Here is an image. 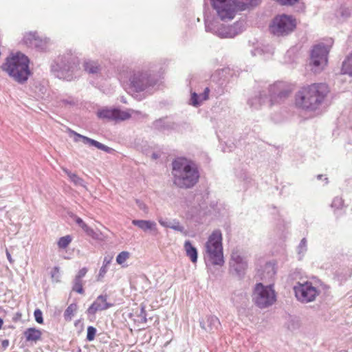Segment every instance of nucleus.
Instances as JSON below:
<instances>
[{
  "label": "nucleus",
  "mask_w": 352,
  "mask_h": 352,
  "mask_svg": "<svg viewBox=\"0 0 352 352\" xmlns=\"http://www.w3.org/2000/svg\"><path fill=\"white\" fill-rule=\"evenodd\" d=\"M173 184L179 188H190L199 181V173L195 163L185 157H177L172 163Z\"/></svg>",
  "instance_id": "1"
},
{
  "label": "nucleus",
  "mask_w": 352,
  "mask_h": 352,
  "mask_svg": "<svg viewBox=\"0 0 352 352\" xmlns=\"http://www.w3.org/2000/svg\"><path fill=\"white\" fill-rule=\"evenodd\" d=\"M329 91L328 86L324 83L302 87L296 95V107L304 110H316Z\"/></svg>",
  "instance_id": "2"
},
{
  "label": "nucleus",
  "mask_w": 352,
  "mask_h": 352,
  "mask_svg": "<svg viewBox=\"0 0 352 352\" xmlns=\"http://www.w3.org/2000/svg\"><path fill=\"white\" fill-rule=\"evenodd\" d=\"M28 63L29 60L26 56L17 52L7 58L6 62L1 67L16 81L23 82L28 80L30 75Z\"/></svg>",
  "instance_id": "3"
},
{
  "label": "nucleus",
  "mask_w": 352,
  "mask_h": 352,
  "mask_svg": "<svg viewBox=\"0 0 352 352\" xmlns=\"http://www.w3.org/2000/svg\"><path fill=\"white\" fill-rule=\"evenodd\" d=\"M222 234L219 230H214L205 243V258L212 265L222 266L223 258Z\"/></svg>",
  "instance_id": "4"
},
{
  "label": "nucleus",
  "mask_w": 352,
  "mask_h": 352,
  "mask_svg": "<svg viewBox=\"0 0 352 352\" xmlns=\"http://www.w3.org/2000/svg\"><path fill=\"white\" fill-rule=\"evenodd\" d=\"M213 8L223 20L232 19L237 10H244L254 0H211Z\"/></svg>",
  "instance_id": "5"
},
{
  "label": "nucleus",
  "mask_w": 352,
  "mask_h": 352,
  "mask_svg": "<svg viewBox=\"0 0 352 352\" xmlns=\"http://www.w3.org/2000/svg\"><path fill=\"white\" fill-rule=\"evenodd\" d=\"M330 47L324 43L314 45L310 53L309 67L314 73H320L327 65Z\"/></svg>",
  "instance_id": "6"
},
{
  "label": "nucleus",
  "mask_w": 352,
  "mask_h": 352,
  "mask_svg": "<svg viewBox=\"0 0 352 352\" xmlns=\"http://www.w3.org/2000/svg\"><path fill=\"white\" fill-rule=\"evenodd\" d=\"M270 99H261V107L271 108L274 104L283 102L291 94L292 89L284 82H276L270 87Z\"/></svg>",
  "instance_id": "7"
},
{
  "label": "nucleus",
  "mask_w": 352,
  "mask_h": 352,
  "mask_svg": "<svg viewBox=\"0 0 352 352\" xmlns=\"http://www.w3.org/2000/svg\"><path fill=\"white\" fill-rule=\"evenodd\" d=\"M253 300L260 308L272 305L276 300L275 292L272 285L264 286L262 283H257L253 293Z\"/></svg>",
  "instance_id": "8"
},
{
  "label": "nucleus",
  "mask_w": 352,
  "mask_h": 352,
  "mask_svg": "<svg viewBox=\"0 0 352 352\" xmlns=\"http://www.w3.org/2000/svg\"><path fill=\"white\" fill-rule=\"evenodd\" d=\"M296 27L295 20L289 15L276 16L270 25L271 32L276 36H284L292 32Z\"/></svg>",
  "instance_id": "9"
},
{
  "label": "nucleus",
  "mask_w": 352,
  "mask_h": 352,
  "mask_svg": "<svg viewBox=\"0 0 352 352\" xmlns=\"http://www.w3.org/2000/svg\"><path fill=\"white\" fill-rule=\"evenodd\" d=\"M297 300L302 303L313 302L320 294V291L310 282L297 283L294 287Z\"/></svg>",
  "instance_id": "10"
},
{
  "label": "nucleus",
  "mask_w": 352,
  "mask_h": 352,
  "mask_svg": "<svg viewBox=\"0 0 352 352\" xmlns=\"http://www.w3.org/2000/svg\"><path fill=\"white\" fill-rule=\"evenodd\" d=\"M155 80L148 72H138L134 74L131 79V85L137 92L142 91L153 87Z\"/></svg>",
  "instance_id": "11"
},
{
  "label": "nucleus",
  "mask_w": 352,
  "mask_h": 352,
  "mask_svg": "<svg viewBox=\"0 0 352 352\" xmlns=\"http://www.w3.org/2000/svg\"><path fill=\"white\" fill-rule=\"evenodd\" d=\"M67 131L69 135H74V141L76 142H78L80 140H82V142L85 144H89L90 146H95L100 150L105 151L106 153H110L112 151H113V149L112 148H110V147H109V146H107L95 140L91 139L88 137H86L80 133H78L76 131L72 130L71 129H68Z\"/></svg>",
  "instance_id": "12"
},
{
  "label": "nucleus",
  "mask_w": 352,
  "mask_h": 352,
  "mask_svg": "<svg viewBox=\"0 0 352 352\" xmlns=\"http://www.w3.org/2000/svg\"><path fill=\"white\" fill-rule=\"evenodd\" d=\"M97 116L99 118L115 123L126 120L131 116L129 111H97Z\"/></svg>",
  "instance_id": "13"
},
{
  "label": "nucleus",
  "mask_w": 352,
  "mask_h": 352,
  "mask_svg": "<svg viewBox=\"0 0 352 352\" xmlns=\"http://www.w3.org/2000/svg\"><path fill=\"white\" fill-rule=\"evenodd\" d=\"M230 264L238 274H241L248 266L245 258L239 250H234L232 252Z\"/></svg>",
  "instance_id": "14"
},
{
  "label": "nucleus",
  "mask_w": 352,
  "mask_h": 352,
  "mask_svg": "<svg viewBox=\"0 0 352 352\" xmlns=\"http://www.w3.org/2000/svg\"><path fill=\"white\" fill-rule=\"evenodd\" d=\"M199 324L202 329L208 333H214L221 326L219 319L213 315L206 316L199 320Z\"/></svg>",
  "instance_id": "15"
},
{
  "label": "nucleus",
  "mask_w": 352,
  "mask_h": 352,
  "mask_svg": "<svg viewBox=\"0 0 352 352\" xmlns=\"http://www.w3.org/2000/svg\"><path fill=\"white\" fill-rule=\"evenodd\" d=\"M113 306V303L107 302V295H100L89 306L87 311L89 314L95 315L97 311L106 310Z\"/></svg>",
  "instance_id": "16"
},
{
  "label": "nucleus",
  "mask_w": 352,
  "mask_h": 352,
  "mask_svg": "<svg viewBox=\"0 0 352 352\" xmlns=\"http://www.w3.org/2000/svg\"><path fill=\"white\" fill-rule=\"evenodd\" d=\"M25 42L31 46L39 50H45L50 45V40L47 38H40L36 32H30L25 37Z\"/></svg>",
  "instance_id": "17"
},
{
  "label": "nucleus",
  "mask_w": 352,
  "mask_h": 352,
  "mask_svg": "<svg viewBox=\"0 0 352 352\" xmlns=\"http://www.w3.org/2000/svg\"><path fill=\"white\" fill-rule=\"evenodd\" d=\"M132 224L145 232H149L155 235L158 232L157 223L153 221L134 219L132 221Z\"/></svg>",
  "instance_id": "18"
},
{
  "label": "nucleus",
  "mask_w": 352,
  "mask_h": 352,
  "mask_svg": "<svg viewBox=\"0 0 352 352\" xmlns=\"http://www.w3.org/2000/svg\"><path fill=\"white\" fill-rule=\"evenodd\" d=\"M209 92V88L206 87L201 94L197 95L195 92L192 93L191 98L190 99V104L195 107H198L204 101L208 98Z\"/></svg>",
  "instance_id": "19"
},
{
  "label": "nucleus",
  "mask_w": 352,
  "mask_h": 352,
  "mask_svg": "<svg viewBox=\"0 0 352 352\" xmlns=\"http://www.w3.org/2000/svg\"><path fill=\"white\" fill-rule=\"evenodd\" d=\"M217 34L221 38H233L237 34L236 26H221Z\"/></svg>",
  "instance_id": "20"
},
{
  "label": "nucleus",
  "mask_w": 352,
  "mask_h": 352,
  "mask_svg": "<svg viewBox=\"0 0 352 352\" xmlns=\"http://www.w3.org/2000/svg\"><path fill=\"white\" fill-rule=\"evenodd\" d=\"M26 341L36 342L41 338L42 333L35 328H28L23 333Z\"/></svg>",
  "instance_id": "21"
},
{
  "label": "nucleus",
  "mask_w": 352,
  "mask_h": 352,
  "mask_svg": "<svg viewBox=\"0 0 352 352\" xmlns=\"http://www.w3.org/2000/svg\"><path fill=\"white\" fill-rule=\"evenodd\" d=\"M276 274L274 265L267 263L264 266L263 272L260 275L262 280H271Z\"/></svg>",
  "instance_id": "22"
},
{
  "label": "nucleus",
  "mask_w": 352,
  "mask_h": 352,
  "mask_svg": "<svg viewBox=\"0 0 352 352\" xmlns=\"http://www.w3.org/2000/svg\"><path fill=\"white\" fill-rule=\"evenodd\" d=\"M184 249L187 256H188L190 261L195 263L197 261L198 253L196 248H195L190 241H186L184 243Z\"/></svg>",
  "instance_id": "23"
},
{
  "label": "nucleus",
  "mask_w": 352,
  "mask_h": 352,
  "mask_svg": "<svg viewBox=\"0 0 352 352\" xmlns=\"http://www.w3.org/2000/svg\"><path fill=\"white\" fill-rule=\"evenodd\" d=\"M85 70L89 74H96L100 71V65L94 60H87L84 63Z\"/></svg>",
  "instance_id": "24"
},
{
  "label": "nucleus",
  "mask_w": 352,
  "mask_h": 352,
  "mask_svg": "<svg viewBox=\"0 0 352 352\" xmlns=\"http://www.w3.org/2000/svg\"><path fill=\"white\" fill-rule=\"evenodd\" d=\"M63 170L76 186L85 187V182L82 178L79 177L77 175L72 173L67 168H63Z\"/></svg>",
  "instance_id": "25"
},
{
  "label": "nucleus",
  "mask_w": 352,
  "mask_h": 352,
  "mask_svg": "<svg viewBox=\"0 0 352 352\" xmlns=\"http://www.w3.org/2000/svg\"><path fill=\"white\" fill-rule=\"evenodd\" d=\"M78 306L76 303L69 305L64 312V318L66 321H71L76 311Z\"/></svg>",
  "instance_id": "26"
},
{
  "label": "nucleus",
  "mask_w": 352,
  "mask_h": 352,
  "mask_svg": "<svg viewBox=\"0 0 352 352\" xmlns=\"http://www.w3.org/2000/svg\"><path fill=\"white\" fill-rule=\"evenodd\" d=\"M60 107L65 108V109H74V108L80 109V108H82L81 106H79L78 101L73 98L63 100L61 102Z\"/></svg>",
  "instance_id": "27"
},
{
  "label": "nucleus",
  "mask_w": 352,
  "mask_h": 352,
  "mask_svg": "<svg viewBox=\"0 0 352 352\" xmlns=\"http://www.w3.org/2000/svg\"><path fill=\"white\" fill-rule=\"evenodd\" d=\"M72 290L78 294H83L84 289L82 287V280L75 278L74 280Z\"/></svg>",
  "instance_id": "28"
},
{
  "label": "nucleus",
  "mask_w": 352,
  "mask_h": 352,
  "mask_svg": "<svg viewBox=\"0 0 352 352\" xmlns=\"http://www.w3.org/2000/svg\"><path fill=\"white\" fill-rule=\"evenodd\" d=\"M170 228L174 230L180 232L184 236H186L188 234L187 230L184 228L183 226H181L179 222L176 219L173 220Z\"/></svg>",
  "instance_id": "29"
},
{
  "label": "nucleus",
  "mask_w": 352,
  "mask_h": 352,
  "mask_svg": "<svg viewBox=\"0 0 352 352\" xmlns=\"http://www.w3.org/2000/svg\"><path fill=\"white\" fill-rule=\"evenodd\" d=\"M76 69V66L69 67L68 72L65 75L63 74V72H64V71H66L67 69L65 67H64L63 69V71L61 72L63 78H64L67 80H72L74 78V72Z\"/></svg>",
  "instance_id": "30"
},
{
  "label": "nucleus",
  "mask_w": 352,
  "mask_h": 352,
  "mask_svg": "<svg viewBox=\"0 0 352 352\" xmlns=\"http://www.w3.org/2000/svg\"><path fill=\"white\" fill-rule=\"evenodd\" d=\"M72 241V238L69 235L62 236L58 241V246L60 248H66Z\"/></svg>",
  "instance_id": "31"
},
{
  "label": "nucleus",
  "mask_w": 352,
  "mask_h": 352,
  "mask_svg": "<svg viewBox=\"0 0 352 352\" xmlns=\"http://www.w3.org/2000/svg\"><path fill=\"white\" fill-rule=\"evenodd\" d=\"M129 257V253L126 251L121 252L116 257V262L122 265L124 263Z\"/></svg>",
  "instance_id": "32"
},
{
  "label": "nucleus",
  "mask_w": 352,
  "mask_h": 352,
  "mask_svg": "<svg viewBox=\"0 0 352 352\" xmlns=\"http://www.w3.org/2000/svg\"><path fill=\"white\" fill-rule=\"evenodd\" d=\"M96 333V329L92 326L87 327V340L91 342L94 340Z\"/></svg>",
  "instance_id": "33"
},
{
  "label": "nucleus",
  "mask_w": 352,
  "mask_h": 352,
  "mask_svg": "<svg viewBox=\"0 0 352 352\" xmlns=\"http://www.w3.org/2000/svg\"><path fill=\"white\" fill-rule=\"evenodd\" d=\"M51 276L54 281L59 282L60 281V272L59 268L58 267H55L51 271Z\"/></svg>",
  "instance_id": "34"
},
{
  "label": "nucleus",
  "mask_w": 352,
  "mask_h": 352,
  "mask_svg": "<svg viewBox=\"0 0 352 352\" xmlns=\"http://www.w3.org/2000/svg\"><path fill=\"white\" fill-rule=\"evenodd\" d=\"M342 205L343 200L339 197H335L331 203V207L335 208H340Z\"/></svg>",
  "instance_id": "35"
},
{
  "label": "nucleus",
  "mask_w": 352,
  "mask_h": 352,
  "mask_svg": "<svg viewBox=\"0 0 352 352\" xmlns=\"http://www.w3.org/2000/svg\"><path fill=\"white\" fill-rule=\"evenodd\" d=\"M34 316L35 318V320L38 323H39V324L43 323V314L40 309H36L34 312Z\"/></svg>",
  "instance_id": "36"
},
{
  "label": "nucleus",
  "mask_w": 352,
  "mask_h": 352,
  "mask_svg": "<svg viewBox=\"0 0 352 352\" xmlns=\"http://www.w3.org/2000/svg\"><path fill=\"white\" fill-rule=\"evenodd\" d=\"M107 272V267L102 265L100 269L99 274L97 277V280L100 281L104 278V275Z\"/></svg>",
  "instance_id": "37"
},
{
  "label": "nucleus",
  "mask_w": 352,
  "mask_h": 352,
  "mask_svg": "<svg viewBox=\"0 0 352 352\" xmlns=\"http://www.w3.org/2000/svg\"><path fill=\"white\" fill-rule=\"evenodd\" d=\"M87 271H88V270L87 267H82V269H80L78 271V272L76 274V276H75V278L82 280V278L85 277V276L87 273Z\"/></svg>",
  "instance_id": "38"
},
{
  "label": "nucleus",
  "mask_w": 352,
  "mask_h": 352,
  "mask_svg": "<svg viewBox=\"0 0 352 352\" xmlns=\"http://www.w3.org/2000/svg\"><path fill=\"white\" fill-rule=\"evenodd\" d=\"M158 222L160 223V224L162 226L165 227V228H170V226H171L172 223H173V222H171L170 221L164 220L162 218H160L158 219Z\"/></svg>",
  "instance_id": "39"
},
{
  "label": "nucleus",
  "mask_w": 352,
  "mask_h": 352,
  "mask_svg": "<svg viewBox=\"0 0 352 352\" xmlns=\"http://www.w3.org/2000/svg\"><path fill=\"white\" fill-rule=\"evenodd\" d=\"M80 228L89 236H91L94 234V230L91 228H89L85 223H84Z\"/></svg>",
  "instance_id": "40"
},
{
  "label": "nucleus",
  "mask_w": 352,
  "mask_h": 352,
  "mask_svg": "<svg viewBox=\"0 0 352 352\" xmlns=\"http://www.w3.org/2000/svg\"><path fill=\"white\" fill-rule=\"evenodd\" d=\"M80 228L89 236H91L94 234V230L91 228H89L85 223H84Z\"/></svg>",
  "instance_id": "41"
},
{
  "label": "nucleus",
  "mask_w": 352,
  "mask_h": 352,
  "mask_svg": "<svg viewBox=\"0 0 352 352\" xmlns=\"http://www.w3.org/2000/svg\"><path fill=\"white\" fill-rule=\"evenodd\" d=\"M136 204L140 210H141L144 212H146L148 211V208H147L146 205L143 201H140V200H136Z\"/></svg>",
  "instance_id": "42"
},
{
  "label": "nucleus",
  "mask_w": 352,
  "mask_h": 352,
  "mask_svg": "<svg viewBox=\"0 0 352 352\" xmlns=\"http://www.w3.org/2000/svg\"><path fill=\"white\" fill-rule=\"evenodd\" d=\"M113 259V256L110 255H107L104 257L103 264L102 265L108 267V265L111 263Z\"/></svg>",
  "instance_id": "43"
},
{
  "label": "nucleus",
  "mask_w": 352,
  "mask_h": 352,
  "mask_svg": "<svg viewBox=\"0 0 352 352\" xmlns=\"http://www.w3.org/2000/svg\"><path fill=\"white\" fill-rule=\"evenodd\" d=\"M306 245H307V240L305 238H303L301 240V241L299 244V246H298L299 253H300L303 250H305Z\"/></svg>",
  "instance_id": "44"
},
{
  "label": "nucleus",
  "mask_w": 352,
  "mask_h": 352,
  "mask_svg": "<svg viewBox=\"0 0 352 352\" xmlns=\"http://www.w3.org/2000/svg\"><path fill=\"white\" fill-rule=\"evenodd\" d=\"M140 316L142 317V319L144 322H146V313L144 306L141 307Z\"/></svg>",
  "instance_id": "45"
},
{
  "label": "nucleus",
  "mask_w": 352,
  "mask_h": 352,
  "mask_svg": "<svg viewBox=\"0 0 352 352\" xmlns=\"http://www.w3.org/2000/svg\"><path fill=\"white\" fill-rule=\"evenodd\" d=\"M280 112H279V111H276V112H275V113H274V116H273V119H276V120H274V122H275L276 123H278V122H280Z\"/></svg>",
  "instance_id": "46"
},
{
  "label": "nucleus",
  "mask_w": 352,
  "mask_h": 352,
  "mask_svg": "<svg viewBox=\"0 0 352 352\" xmlns=\"http://www.w3.org/2000/svg\"><path fill=\"white\" fill-rule=\"evenodd\" d=\"M74 221H75V222H76V223H77L80 227V226H81L85 223V222L83 221V220H82L81 218H80V217H77V216H74Z\"/></svg>",
  "instance_id": "47"
},
{
  "label": "nucleus",
  "mask_w": 352,
  "mask_h": 352,
  "mask_svg": "<svg viewBox=\"0 0 352 352\" xmlns=\"http://www.w3.org/2000/svg\"><path fill=\"white\" fill-rule=\"evenodd\" d=\"M6 256H7V258L8 259V261H10V263H12L13 262V260L11 257V254L10 253L8 252V250H6Z\"/></svg>",
  "instance_id": "48"
},
{
  "label": "nucleus",
  "mask_w": 352,
  "mask_h": 352,
  "mask_svg": "<svg viewBox=\"0 0 352 352\" xmlns=\"http://www.w3.org/2000/svg\"><path fill=\"white\" fill-rule=\"evenodd\" d=\"M8 344H9V342H8V340H3V343H2V344H3V346H8Z\"/></svg>",
  "instance_id": "49"
},
{
  "label": "nucleus",
  "mask_w": 352,
  "mask_h": 352,
  "mask_svg": "<svg viewBox=\"0 0 352 352\" xmlns=\"http://www.w3.org/2000/svg\"><path fill=\"white\" fill-rule=\"evenodd\" d=\"M3 324V321L1 318H0V329H1Z\"/></svg>",
  "instance_id": "50"
},
{
  "label": "nucleus",
  "mask_w": 352,
  "mask_h": 352,
  "mask_svg": "<svg viewBox=\"0 0 352 352\" xmlns=\"http://www.w3.org/2000/svg\"><path fill=\"white\" fill-rule=\"evenodd\" d=\"M322 175H318L317 176V178H318V179H320L322 178Z\"/></svg>",
  "instance_id": "51"
},
{
  "label": "nucleus",
  "mask_w": 352,
  "mask_h": 352,
  "mask_svg": "<svg viewBox=\"0 0 352 352\" xmlns=\"http://www.w3.org/2000/svg\"><path fill=\"white\" fill-rule=\"evenodd\" d=\"M121 100L123 102H126V101L125 100V99L124 98V97H122L121 98Z\"/></svg>",
  "instance_id": "52"
},
{
  "label": "nucleus",
  "mask_w": 352,
  "mask_h": 352,
  "mask_svg": "<svg viewBox=\"0 0 352 352\" xmlns=\"http://www.w3.org/2000/svg\"><path fill=\"white\" fill-rule=\"evenodd\" d=\"M153 157L156 159L157 157V155L155 153L153 154Z\"/></svg>",
  "instance_id": "53"
},
{
  "label": "nucleus",
  "mask_w": 352,
  "mask_h": 352,
  "mask_svg": "<svg viewBox=\"0 0 352 352\" xmlns=\"http://www.w3.org/2000/svg\"><path fill=\"white\" fill-rule=\"evenodd\" d=\"M111 110L116 111V110H119V109H116V108H114V109H112Z\"/></svg>",
  "instance_id": "54"
}]
</instances>
